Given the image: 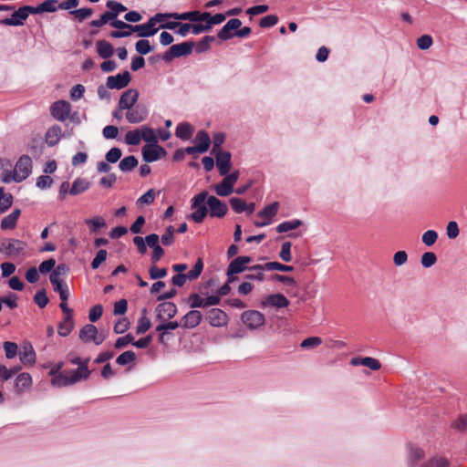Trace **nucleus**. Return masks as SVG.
<instances>
[{
    "label": "nucleus",
    "instance_id": "obj_29",
    "mask_svg": "<svg viewBox=\"0 0 467 467\" xmlns=\"http://www.w3.org/2000/svg\"><path fill=\"white\" fill-rule=\"evenodd\" d=\"M96 47L99 56L104 59L109 58L114 53L112 45L106 40L97 41Z\"/></svg>",
    "mask_w": 467,
    "mask_h": 467
},
{
    "label": "nucleus",
    "instance_id": "obj_33",
    "mask_svg": "<svg viewBox=\"0 0 467 467\" xmlns=\"http://www.w3.org/2000/svg\"><path fill=\"white\" fill-rule=\"evenodd\" d=\"M51 384L54 387H57V388L73 385L69 371H63L62 373H60L58 375H55V377H53L51 379Z\"/></svg>",
    "mask_w": 467,
    "mask_h": 467
},
{
    "label": "nucleus",
    "instance_id": "obj_22",
    "mask_svg": "<svg viewBox=\"0 0 467 467\" xmlns=\"http://www.w3.org/2000/svg\"><path fill=\"white\" fill-rule=\"evenodd\" d=\"M262 305L272 306L277 308L286 307L289 305V300L282 294L269 295L262 301Z\"/></svg>",
    "mask_w": 467,
    "mask_h": 467
},
{
    "label": "nucleus",
    "instance_id": "obj_63",
    "mask_svg": "<svg viewBox=\"0 0 467 467\" xmlns=\"http://www.w3.org/2000/svg\"><path fill=\"white\" fill-rule=\"evenodd\" d=\"M362 366L368 367L372 370H379L381 368L379 360L371 357H366L361 359Z\"/></svg>",
    "mask_w": 467,
    "mask_h": 467
},
{
    "label": "nucleus",
    "instance_id": "obj_24",
    "mask_svg": "<svg viewBox=\"0 0 467 467\" xmlns=\"http://www.w3.org/2000/svg\"><path fill=\"white\" fill-rule=\"evenodd\" d=\"M32 385L30 374L23 372L17 375L15 382V389L17 393H22L28 389Z\"/></svg>",
    "mask_w": 467,
    "mask_h": 467
},
{
    "label": "nucleus",
    "instance_id": "obj_26",
    "mask_svg": "<svg viewBox=\"0 0 467 467\" xmlns=\"http://www.w3.org/2000/svg\"><path fill=\"white\" fill-rule=\"evenodd\" d=\"M90 182L87 179L78 177L73 182L69 194L76 196L83 193L90 188Z\"/></svg>",
    "mask_w": 467,
    "mask_h": 467
},
{
    "label": "nucleus",
    "instance_id": "obj_5",
    "mask_svg": "<svg viewBox=\"0 0 467 467\" xmlns=\"http://www.w3.org/2000/svg\"><path fill=\"white\" fill-rule=\"evenodd\" d=\"M30 14H34L33 6L23 5L15 11L11 17L1 20L0 24L11 26H23Z\"/></svg>",
    "mask_w": 467,
    "mask_h": 467
},
{
    "label": "nucleus",
    "instance_id": "obj_54",
    "mask_svg": "<svg viewBox=\"0 0 467 467\" xmlns=\"http://www.w3.org/2000/svg\"><path fill=\"white\" fill-rule=\"evenodd\" d=\"M449 462L442 457H435L422 464L420 467H448Z\"/></svg>",
    "mask_w": 467,
    "mask_h": 467
},
{
    "label": "nucleus",
    "instance_id": "obj_64",
    "mask_svg": "<svg viewBox=\"0 0 467 467\" xmlns=\"http://www.w3.org/2000/svg\"><path fill=\"white\" fill-rule=\"evenodd\" d=\"M130 327V322L128 318L122 317L118 320V322L114 325V332L116 334H123Z\"/></svg>",
    "mask_w": 467,
    "mask_h": 467
},
{
    "label": "nucleus",
    "instance_id": "obj_12",
    "mask_svg": "<svg viewBox=\"0 0 467 467\" xmlns=\"http://www.w3.org/2000/svg\"><path fill=\"white\" fill-rule=\"evenodd\" d=\"M131 80L129 71L117 74L116 76H109L107 78V88L110 89H121L127 87Z\"/></svg>",
    "mask_w": 467,
    "mask_h": 467
},
{
    "label": "nucleus",
    "instance_id": "obj_41",
    "mask_svg": "<svg viewBox=\"0 0 467 467\" xmlns=\"http://www.w3.org/2000/svg\"><path fill=\"white\" fill-rule=\"evenodd\" d=\"M141 140H145L148 144L157 143L158 140L153 129L147 126H142L140 129Z\"/></svg>",
    "mask_w": 467,
    "mask_h": 467
},
{
    "label": "nucleus",
    "instance_id": "obj_34",
    "mask_svg": "<svg viewBox=\"0 0 467 467\" xmlns=\"http://www.w3.org/2000/svg\"><path fill=\"white\" fill-rule=\"evenodd\" d=\"M175 134L181 140H187L192 138L193 134V128L188 122L180 123L176 128Z\"/></svg>",
    "mask_w": 467,
    "mask_h": 467
},
{
    "label": "nucleus",
    "instance_id": "obj_19",
    "mask_svg": "<svg viewBox=\"0 0 467 467\" xmlns=\"http://www.w3.org/2000/svg\"><path fill=\"white\" fill-rule=\"evenodd\" d=\"M242 26V22L238 18L230 19L223 28L218 32L217 36L221 40H228L233 36H235L234 33H232L233 30L239 29Z\"/></svg>",
    "mask_w": 467,
    "mask_h": 467
},
{
    "label": "nucleus",
    "instance_id": "obj_47",
    "mask_svg": "<svg viewBox=\"0 0 467 467\" xmlns=\"http://www.w3.org/2000/svg\"><path fill=\"white\" fill-rule=\"evenodd\" d=\"M213 41L214 37L212 36H206L202 37L196 45L194 44L195 51L197 53H203L207 51L210 48L212 42Z\"/></svg>",
    "mask_w": 467,
    "mask_h": 467
},
{
    "label": "nucleus",
    "instance_id": "obj_40",
    "mask_svg": "<svg viewBox=\"0 0 467 467\" xmlns=\"http://www.w3.org/2000/svg\"><path fill=\"white\" fill-rule=\"evenodd\" d=\"M302 223V221L298 219L286 221L277 225L276 232L282 234L292 230H296L298 227H300Z\"/></svg>",
    "mask_w": 467,
    "mask_h": 467
},
{
    "label": "nucleus",
    "instance_id": "obj_38",
    "mask_svg": "<svg viewBox=\"0 0 467 467\" xmlns=\"http://www.w3.org/2000/svg\"><path fill=\"white\" fill-rule=\"evenodd\" d=\"M116 18L117 17L114 16L113 12L109 9V11L104 12L100 16L99 19L92 20L89 25L94 27H101L108 23L110 24V22L114 21Z\"/></svg>",
    "mask_w": 467,
    "mask_h": 467
},
{
    "label": "nucleus",
    "instance_id": "obj_31",
    "mask_svg": "<svg viewBox=\"0 0 467 467\" xmlns=\"http://www.w3.org/2000/svg\"><path fill=\"white\" fill-rule=\"evenodd\" d=\"M57 0H46L37 6H33L34 15L41 14L44 12H56L58 8Z\"/></svg>",
    "mask_w": 467,
    "mask_h": 467
},
{
    "label": "nucleus",
    "instance_id": "obj_25",
    "mask_svg": "<svg viewBox=\"0 0 467 467\" xmlns=\"http://www.w3.org/2000/svg\"><path fill=\"white\" fill-rule=\"evenodd\" d=\"M253 269H265L266 271H281V272H292L294 266L283 265L278 262H269L264 265H255Z\"/></svg>",
    "mask_w": 467,
    "mask_h": 467
},
{
    "label": "nucleus",
    "instance_id": "obj_56",
    "mask_svg": "<svg viewBox=\"0 0 467 467\" xmlns=\"http://www.w3.org/2000/svg\"><path fill=\"white\" fill-rule=\"evenodd\" d=\"M420 262L423 267L429 268L437 262V256L432 252H426L422 254Z\"/></svg>",
    "mask_w": 467,
    "mask_h": 467
},
{
    "label": "nucleus",
    "instance_id": "obj_51",
    "mask_svg": "<svg viewBox=\"0 0 467 467\" xmlns=\"http://www.w3.org/2000/svg\"><path fill=\"white\" fill-rule=\"evenodd\" d=\"M202 269H203L202 259L198 258V260L196 261L192 269L187 273L188 279L194 280V279L198 278L201 275Z\"/></svg>",
    "mask_w": 467,
    "mask_h": 467
},
{
    "label": "nucleus",
    "instance_id": "obj_7",
    "mask_svg": "<svg viewBox=\"0 0 467 467\" xmlns=\"http://www.w3.org/2000/svg\"><path fill=\"white\" fill-rule=\"evenodd\" d=\"M167 151L157 143L146 144L142 148V157L146 162H152L165 157Z\"/></svg>",
    "mask_w": 467,
    "mask_h": 467
},
{
    "label": "nucleus",
    "instance_id": "obj_16",
    "mask_svg": "<svg viewBox=\"0 0 467 467\" xmlns=\"http://www.w3.org/2000/svg\"><path fill=\"white\" fill-rule=\"evenodd\" d=\"M170 17L177 20H188L191 22H203L209 16V12L201 13L199 11H191L185 13H171Z\"/></svg>",
    "mask_w": 467,
    "mask_h": 467
},
{
    "label": "nucleus",
    "instance_id": "obj_37",
    "mask_svg": "<svg viewBox=\"0 0 467 467\" xmlns=\"http://www.w3.org/2000/svg\"><path fill=\"white\" fill-rule=\"evenodd\" d=\"M74 327L72 317H65L64 320L58 324L57 332L61 337H67Z\"/></svg>",
    "mask_w": 467,
    "mask_h": 467
},
{
    "label": "nucleus",
    "instance_id": "obj_27",
    "mask_svg": "<svg viewBox=\"0 0 467 467\" xmlns=\"http://www.w3.org/2000/svg\"><path fill=\"white\" fill-rule=\"evenodd\" d=\"M62 130L58 125H53L46 133V142L48 146L53 147L58 143L61 138Z\"/></svg>",
    "mask_w": 467,
    "mask_h": 467
},
{
    "label": "nucleus",
    "instance_id": "obj_20",
    "mask_svg": "<svg viewBox=\"0 0 467 467\" xmlns=\"http://www.w3.org/2000/svg\"><path fill=\"white\" fill-rule=\"evenodd\" d=\"M202 320V315L199 310H191L181 320V326L184 328H194Z\"/></svg>",
    "mask_w": 467,
    "mask_h": 467
},
{
    "label": "nucleus",
    "instance_id": "obj_8",
    "mask_svg": "<svg viewBox=\"0 0 467 467\" xmlns=\"http://www.w3.org/2000/svg\"><path fill=\"white\" fill-rule=\"evenodd\" d=\"M279 210V202H274L266 205L264 209L257 213V216L262 218L263 221H255L254 225L257 227H263L269 224L272 219L277 214Z\"/></svg>",
    "mask_w": 467,
    "mask_h": 467
},
{
    "label": "nucleus",
    "instance_id": "obj_23",
    "mask_svg": "<svg viewBox=\"0 0 467 467\" xmlns=\"http://www.w3.org/2000/svg\"><path fill=\"white\" fill-rule=\"evenodd\" d=\"M130 31L137 33L140 37H149L155 35L158 31L157 27H153L152 23L149 19L147 23L136 25L130 27Z\"/></svg>",
    "mask_w": 467,
    "mask_h": 467
},
{
    "label": "nucleus",
    "instance_id": "obj_59",
    "mask_svg": "<svg viewBox=\"0 0 467 467\" xmlns=\"http://www.w3.org/2000/svg\"><path fill=\"white\" fill-rule=\"evenodd\" d=\"M155 197H156L155 191L153 189H150L142 196H140L138 199L137 203L148 204V205L151 204L154 202Z\"/></svg>",
    "mask_w": 467,
    "mask_h": 467
},
{
    "label": "nucleus",
    "instance_id": "obj_39",
    "mask_svg": "<svg viewBox=\"0 0 467 467\" xmlns=\"http://www.w3.org/2000/svg\"><path fill=\"white\" fill-rule=\"evenodd\" d=\"M138 165V160L135 156H128L122 159L119 163V168L121 171H131Z\"/></svg>",
    "mask_w": 467,
    "mask_h": 467
},
{
    "label": "nucleus",
    "instance_id": "obj_42",
    "mask_svg": "<svg viewBox=\"0 0 467 467\" xmlns=\"http://www.w3.org/2000/svg\"><path fill=\"white\" fill-rule=\"evenodd\" d=\"M234 185L226 181V178L215 186V192L219 196H228L234 192Z\"/></svg>",
    "mask_w": 467,
    "mask_h": 467
},
{
    "label": "nucleus",
    "instance_id": "obj_49",
    "mask_svg": "<svg viewBox=\"0 0 467 467\" xmlns=\"http://www.w3.org/2000/svg\"><path fill=\"white\" fill-rule=\"evenodd\" d=\"M232 209L237 213H241L246 211V202L238 197H233L229 201Z\"/></svg>",
    "mask_w": 467,
    "mask_h": 467
},
{
    "label": "nucleus",
    "instance_id": "obj_60",
    "mask_svg": "<svg viewBox=\"0 0 467 467\" xmlns=\"http://www.w3.org/2000/svg\"><path fill=\"white\" fill-rule=\"evenodd\" d=\"M86 223L90 225V231L92 233H96L99 228L106 226V223L101 217L88 219L86 220Z\"/></svg>",
    "mask_w": 467,
    "mask_h": 467
},
{
    "label": "nucleus",
    "instance_id": "obj_36",
    "mask_svg": "<svg viewBox=\"0 0 467 467\" xmlns=\"http://www.w3.org/2000/svg\"><path fill=\"white\" fill-rule=\"evenodd\" d=\"M424 457V451L419 447H410L408 455V464L410 467H415L420 460Z\"/></svg>",
    "mask_w": 467,
    "mask_h": 467
},
{
    "label": "nucleus",
    "instance_id": "obj_35",
    "mask_svg": "<svg viewBox=\"0 0 467 467\" xmlns=\"http://www.w3.org/2000/svg\"><path fill=\"white\" fill-rule=\"evenodd\" d=\"M195 141L198 142L197 146L202 153L206 152L211 145V139L209 134L205 130L198 131Z\"/></svg>",
    "mask_w": 467,
    "mask_h": 467
},
{
    "label": "nucleus",
    "instance_id": "obj_61",
    "mask_svg": "<svg viewBox=\"0 0 467 467\" xmlns=\"http://www.w3.org/2000/svg\"><path fill=\"white\" fill-rule=\"evenodd\" d=\"M136 51L141 55H147L152 50L151 46L150 45L149 40L141 39L139 40L136 45Z\"/></svg>",
    "mask_w": 467,
    "mask_h": 467
},
{
    "label": "nucleus",
    "instance_id": "obj_2",
    "mask_svg": "<svg viewBox=\"0 0 467 467\" xmlns=\"http://www.w3.org/2000/svg\"><path fill=\"white\" fill-rule=\"evenodd\" d=\"M31 158L26 155H23L22 157L19 158L15 166L12 179L16 182H20L26 180L31 173Z\"/></svg>",
    "mask_w": 467,
    "mask_h": 467
},
{
    "label": "nucleus",
    "instance_id": "obj_3",
    "mask_svg": "<svg viewBox=\"0 0 467 467\" xmlns=\"http://www.w3.org/2000/svg\"><path fill=\"white\" fill-rule=\"evenodd\" d=\"M207 195L208 193L206 192H202L192 199V208L196 210L191 214V218L197 223H202L207 215L208 210L206 206L203 205Z\"/></svg>",
    "mask_w": 467,
    "mask_h": 467
},
{
    "label": "nucleus",
    "instance_id": "obj_11",
    "mask_svg": "<svg viewBox=\"0 0 467 467\" xmlns=\"http://www.w3.org/2000/svg\"><path fill=\"white\" fill-rule=\"evenodd\" d=\"M242 321L249 328H257L264 325V315L256 310H247L242 314Z\"/></svg>",
    "mask_w": 467,
    "mask_h": 467
},
{
    "label": "nucleus",
    "instance_id": "obj_13",
    "mask_svg": "<svg viewBox=\"0 0 467 467\" xmlns=\"http://www.w3.org/2000/svg\"><path fill=\"white\" fill-rule=\"evenodd\" d=\"M19 358L25 366H33L36 363V355L31 343L22 344L19 349Z\"/></svg>",
    "mask_w": 467,
    "mask_h": 467
},
{
    "label": "nucleus",
    "instance_id": "obj_45",
    "mask_svg": "<svg viewBox=\"0 0 467 467\" xmlns=\"http://www.w3.org/2000/svg\"><path fill=\"white\" fill-rule=\"evenodd\" d=\"M140 141L141 138L140 129L130 130L125 135V142L128 145L137 146L140 143Z\"/></svg>",
    "mask_w": 467,
    "mask_h": 467
},
{
    "label": "nucleus",
    "instance_id": "obj_18",
    "mask_svg": "<svg viewBox=\"0 0 467 467\" xmlns=\"http://www.w3.org/2000/svg\"><path fill=\"white\" fill-rule=\"evenodd\" d=\"M214 154L220 174L226 175L231 169V153L229 151L219 150Z\"/></svg>",
    "mask_w": 467,
    "mask_h": 467
},
{
    "label": "nucleus",
    "instance_id": "obj_6",
    "mask_svg": "<svg viewBox=\"0 0 467 467\" xmlns=\"http://www.w3.org/2000/svg\"><path fill=\"white\" fill-rule=\"evenodd\" d=\"M79 338L84 343L94 342L96 345H100L106 339V336L99 334L98 328L91 324L85 325L79 331Z\"/></svg>",
    "mask_w": 467,
    "mask_h": 467
},
{
    "label": "nucleus",
    "instance_id": "obj_50",
    "mask_svg": "<svg viewBox=\"0 0 467 467\" xmlns=\"http://www.w3.org/2000/svg\"><path fill=\"white\" fill-rule=\"evenodd\" d=\"M136 359V355L133 351H125L122 354H120L117 359L116 362L119 365L125 366L127 364H130L131 362H134Z\"/></svg>",
    "mask_w": 467,
    "mask_h": 467
},
{
    "label": "nucleus",
    "instance_id": "obj_32",
    "mask_svg": "<svg viewBox=\"0 0 467 467\" xmlns=\"http://www.w3.org/2000/svg\"><path fill=\"white\" fill-rule=\"evenodd\" d=\"M69 374L73 384H75L82 379H88L90 376V370L88 369V366L84 365L78 367L75 370H70Z\"/></svg>",
    "mask_w": 467,
    "mask_h": 467
},
{
    "label": "nucleus",
    "instance_id": "obj_30",
    "mask_svg": "<svg viewBox=\"0 0 467 467\" xmlns=\"http://www.w3.org/2000/svg\"><path fill=\"white\" fill-rule=\"evenodd\" d=\"M20 215V210L16 209L10 214L4 217L1 222V228L3 230L14 229L16 225L17 220Z\"/></svg>",
    "mask_w": 467,
    "mask_h": 467
},
{
    "label": "nucleus",
    "instance_id": "obj_4",
    "mask_svg": "<svg viewBox=\"0 0 467 467\" xmlns=\"http://www.w3.org/2000/svg\"><path fill=\"white\" fill-rule=\"evenodd\" d=\"M252 262V257L250 256H238L234 258L228 265L227 268V276L228 282H234L237 280V277L234 275L242 273L245 270H249L246 265Z\"/></svg>",
    "mask_w": 467,
    "mask_h": 467
},
{
    "label": "nucleus",
    "instance_id": "obj_10",
    "mask_svg": "<svg viewBox=\"0 0 467 467\" xmlns=\"http://www.w3.org/2000/svg\"><path fill=\"white\" fill-rule=\"evenodd\" d=\"M205 201L210 209V215L212 217L222 218L227 213L228 207L226 203L215 196H207Z\"/></svg>",
    "mask_w": 467,
    "mask_h": 467
},
{
    "label": "nucleus",
    "instance_id": "obj_14",
    "mask_svg": "<svg viewBox=\"0 0 467 467\" xmlns=\"http://www.w3.org/2000/svg\"><path fill=\"white\" fill-rule=\"evenodd\" d=\"M139 98V92L136 89L130 88L124 91L119 101V109H130L135 103L137 102Z\"/></svg>",
    "mask_w": 467,
    "mask_h": 467
},
{
    "label": "nucleus",
    "instance_id": "obj_17",
    "mask_svg": "<svg viewBox=\"0 0 467 467\" xmlns=\"http://www.w3.org/2000/svg\"><path fill=\"white\" fill-rule=\"evenodd\" d=\"M207 319L213 327H223L228 322L226 313L219 308H212L209 310L207 312Z\"/></svg>",
    "mask_w": 467,
    "mask_h": 467
},
{
    "label": "nucleus",
    "instance_id": "obj_53",
    "mask_svg": "<svg viewBox=\"0 0 467 467\" xmlns=\"http://www.w3.org/2000/svg\"><path fill=\"white\" fill-rule=\"evenodd\" d=\"M34 302L40 307L44 308L48 304L49 299L47 296L46 290L42 289L37 291L34 296Z\"/></svg>",
    "mask_w": 467,
    "mask_h": 467
},
{
    "label": "nucleus",
    "instance_id": "obj_21",
    "mask_svg": "<svg viewBox=\"0 0 467 467\" xmlns=\"http://www.w3.org/2000/svg\"><path fill=\"white\" fill-rule=\"evenodd\" d=\"M148 115L147 109L142 106L130 108L126 113V119L130 123H140L146 119Z\"/></svg>",
    "mask_w": 467,
    "mask_h": 467
},
{
    "label": "nucleus",
    "instance_id": "obj_46",
    "mask_svg": "<svg viewBox=\"0 0 467 467\" xmlns=\"http://www.w3.org/2000/svg\"><path fill=\"white\" fill-rule=\"evenodd\" d=\"M4 350L5 354V358L8 359L14 358L17 354H19L18 346L15 342L5 341L4 343Z\"/></svg>",
    "mask_w": 467,
    "mask_h": 467
},
{
    "label": "nucleus",
    "instance_id": "obj_43",
    "mask_svg": "<svg viewBox=\"0 0 467 467\" xmlns=\"http://www.w3.org/2000/svg\"><path fill=\"white\" fill-rule=\"evenodd\" d=\"M181 326V323H178L177 321H171L165 324H160L157 326L156 330L160 332V341L163 342L164 336L166 334L167 330H174L178 328Z\"/></svg>",
    "mask_w": 467,
    "mask_h": 467
},
{
    "label": "nucleus",
    "instance_id": "obj_1",
    "mask_svg": "<svg viewBox=\"0 0 467 467\" xmlns=\"http://www.w3.org/2000/svg\"><path fill=\"white\" fill-rule=\"evenodd\" d=\"M27 244L14 238L0 239V253L7 256H18L26 254Z\"/></svg>",
    "mask_w": 467,
    "mask_h": 467
},
{
    "label": "nucleus",
    "instance_id": "obj_55",
    "mask_svg": "<svg viewBox=\"0 0 467 467\" xmlns=\"http://www.w3.org/2000/svg\"><path fill=\"white\" fill-rule=\"evenodd\" d=\"M321 344H322L321 337H307V338L304 339L301 342L300 347L302 348H314L318 347Z\"/></svg>",
    "mask_w": 467,
    "mask_h": 467
},
{
    "label": "nucleus",
    "instance_id": "obj_48",
    "mask_svg": "<svg viewBox=\"0 0 467 467\" xmlns=\"http://www.w3.org/2000/svg\"><path fill=\"white\" fill-rule=\"evenodd\" d=\"M78 21L82 22L92 16L93 10L89 7L80 8L69 12Z\"/></svg>",
    "mask_w": 467,
    "mask_h": 467
},
{
    "label": "nucleus",
    "instance_id": "obj_15",
    "mask_svg": "<svg viewBox=\"0 0 467 467\" xmlns=\"http://www.w3.org/2000/svg\"><path fill=\"white\" fill-rule=\"evenodd\" d=\"M157 318L160 320H168L177 314V306L172 302H163L156 307Z\"/></svg>",
    "mask_w": 467,
    "mask_h": 467
},
{
    "label": "nucleus",
    "instance_id": "obj_62",
    "mask_svg": "<svg viewBox=\"0 0 467 467\" xmlns=\"http://www.w3.org/2000/svg\"><path fill=\"white\" fill-rule=\"evenodd\" d=\"M150 277L153 280L163 278L167 275L166 268H158L155 265L149 269Z\"/></svg>",
    "mask_w": 467,
    "mask_h": 467
},
{
    "label": "nucleus",
    "instance_id": "obj_28",
    "mask_svg": "<svg viewBox=\"0 0 467 467\" xmlns=\"http://www.w3.org/2000/svg\"><path fill=\"white\" fill-rule=\"evenodd\" d=\"M171 53L173 56L180 57L182 56L190 55L194 47V42H183L181 44H176L171 47Z\"/></svg>",
    "mask_w": 467,
    "mask_h": 467
},
{
    "label": "nucleus",
    "instance_id": "obj_9",
    "mask_svg": "<svg viewBox=\"0 0 467 467\" xmlns=\"http://www.w3.org/2000/svg\"><path fill=\"white\" fill-rule=\"evenodd\" d=\"M71 112V105L66 100H57L50 107L51 116L58 120L65 121L67 119Z\"/></svg>",
    "mask_w": 467,
    "mask_h": 467
},
{
    "label": "nucleus",
    "instance_id": "obj_52",
    "mask_svg": "<svg viewBox=\"0 0 467 467\" xmlns=\"http://www.w3.org/2000/svg\"><path fill=\"white\" fill-rule=\"evenodd\" d=\"M291 247H292L291 242L283 243V244L281 246V251L279 253V257L284 262L288 263V262L292 261Z\"/></svg>",
    "mask_w": 467,
    "mask_h": 467
},
{
    "label": "nucleus",
    "instance_id": "obj_44",
    "mask_svg": "<svg viewBox=\"0 0 467 467\" xmlns=\"http://www.w3.org/2000/svg\"><path fill=\"white\" fill-rule=\"evenodd\" d=\"M13 196L11 193L4 192V189H0V213L5 212L12 206Z\"/></svg>",
    "mask_w": 467,
    "mask_h": 467
},
{
    "label": "nucleus",
    "instance_id": "obj_58",
    "mask_svg": "<svg viewBox=\"0 0 467 467\" xmlns=\"http://www.w3.org/2000/svg\"><path fill=\"white\" fill-rule=\"evenodd\" d=\"M121 150L119 148L114 147L111 148L107 153H106V161L109 163H115L117 162L120 157H121Z\"/></svg>",
    "mask_w": 467,
    "mask_h": 467
},
{
    "label": "nucleus",
    "instance_id": "obj_57",
    "mask_svg": "<svg viewBox=\"0 0 467 467\" xmlns=\"http://www.w3.org/2000/svg\"><path fill=\"white\" fill-rule=\"evenodd\" d=\"M188 303L192 308L205 307L204 298L195 293L189 296Z\"/></svg>",
    "mask_w": 467,
    "mask_h": 467
}]
</instances>
